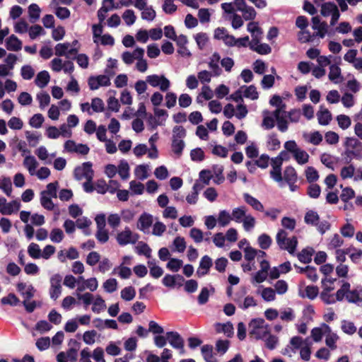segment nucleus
Here are the masks:
<instances>
[{"label": "nucleus", "instance_id": "nucleus-1", "mask_svg": "<svg viewBox=\"0 0 362 362\" xmlns=\"http://www.w3.org/2000/svg\"><path fill=\"white\" fill-rule=\"evenodd\" d=\"M231 218L235 223H242L245 231H250L256 224L255 218L247 213V208L245 206L234 208L232 210Z\"/></svg>", "mask_w": 362, "mask_h": 362}, {"label": "nucleus", "instance_id": "nucleus-2", "mask_svg": "<svg viewBox=\"0 0 362 362\" xmlns=\"http://www.w3.org/2000/svg\"><path fill=\"white\" fill-rule=\"evenodd\" d=\"M284 147L287 151L290 152L295 160L299 165H305L308 160L310 156L303 149L298 147L296 142L293 140L286 141L284 144Z\"/></svg>", "mask_w": 362, "mask_h": 362}, {"label": "nucleus", "instance_id": "nucleus-3", "mask_svg": "<svg viewBox=\"0 0 362 362\" xmlns=\"http://www.w3.org/2000/svg\"><path fill=\"white\" fill-rule=\"evenodd\" d=\"M250 334L257 339H262L267 337L270 332L269 325L265 323L262 318L253 319L249 324Z\"/></svg>", "mask_w": 362, "mask_h": 362}, {"label": "nucleus", "instance_id": "nucleus-4", "mask_svg": "<svg viewBox=\"0 0 362 362\" xmlns=\"http://www.w3.org/2000/svg\"><path fill=\"white\" fill-rule=\"evenodd\" d=\"M276 240L281 249L287 250L290 254L294 253L298 244L297 238L295 236L288 238L287 232L281 229L276 234Z\"/></svg>", "mask_w": 362, "mask_h": 362}, {"label": "nucleus", "instance_id": "nucleus-5", "mask_svg": "<svg viewBox=\"0 0 362 362\" xmlns=\"http://www.w3.org/2000/svg\"><path fill=\"white\" fill-rule=\"evenodd\" d=\"M139 239V235L133 232L129 227H125L116 235L117 243L120 246L134 245L138 242Z\"/></svg>", "mask_w": 362, "mask_h": 362}, {"label": "nucleus", "instance_id": "nucleus-6", "mask_svg": "<svg viewBox=\"0 0 362 362\" xmlns=\"http://www.w3.org/2000/svg\"><path fill=\"white\" fill-rule=\"evenodd\" d=\"M146 82L153 88H159L163 92L167 91L170 87V81L164 75H148Z\"/></svg>", "mask_w": 362, "mask_h": 362}, {"label": "nucleus", "instance_id": "nucleus-7", "mask_svg": "<svg viewBox=\"0 0 362 362\" xmlns=\"http://www.w3.org/2000/svg\"><path fill=\"white\" fill-rule=\"evenodd\" d=\"M320 13L324 17L331 16L330 25H334L339 18L340 13L337 5L332 2H327L321 6Z\"/></svg>", "mask_w": 362, "mask_h": 362}, {"label": "nucleus", "instance_id": "nucleus-8", "mask_svg": "<svg viewBox=\"0 0 362 362\" xmlns=\"http://www.w3.org/2000/svg\"><path fill=\"white\" fill-rule=\"evenodd\" d=\"M62 276L59 274H54L50 278L49 296L50 298L54 300H57L62 293Z\"/></svg>", "mask_w": 362, "mask_h": 362}, {"label": "nucleus", "instance_id": "nucleus-9", "mask_svg": "<svg viewBox=\"0 0 362 362\" xmlns=\"http://www.w3.org/2000/svg\"><path fill=\"white\" fill-rule=\"evenodd\" d=\"M144 49L136 47L133 52L125 51L121 55L122 62L127 66L133 64L135 60L144 57Z\"/></svg>", "mask_w": 362, "mask_h": 362}, {"label": "nucleus", "instance_id": "nucleus-10", "mask_svg": "<svg viewBox=\"0 0 362 362\" xmlns=\"http://www.w3.org/2000/svg\"><path fill=\"white\" fill-rule=\"evenodd\" d=\"M54 49L57 56H64L66 58H70L78 52V49L76 47H71V44L69 42L59 43L55 46Z\"/></svg>", "mask_w": 362, "mask_h": 362}, {"label": "nucleus", "instance_id": "nucleus-11", "mask_svg": "<svg viewBox=\"0 0 362 362\" xmlns=\"http://www.w3.org/2000/svg\"><path fill=\"white\" fill-rule=\"evenodd\" d=\"M166 337L168 343L172 347L179 349L181 354L185 352L184 350V339L180 334L177 332H168L166 333Z\"/></svg>", "mask_w": 362, "mask_h": 362}, {"label": "nucleus", "instance_id": "nucleus-12", "mask_svg": "<svg viewBox=\"0 0 362 362\" xmlns=\"http://www.w3.org/2000/svg\"><path fill=\"white\" fill-rule=\"evenodd\" d=\"M64 149L68 152H74L81 155H86L90 151V148L87 145L76 144L72 140H68L64 143Z\"/></svg>", "mask_w": 362, "mask_h": 362}, {"label": "nucleus", "instance_id": "nucleus-13", "mask_svg": "<svg viewBox=\"0 0 362 362\" xmlns=\"http://www.w3.org/2000/svg\"><path fill=\"white\" fill-rule=\"evenodd\" d=\"M74 175L78 180H81L83 177L90 180L93 175L92 164L90 162L84 163L81 166L75 169Z\"/></svg>", "mask_w": 362, "mask_h": 362}, {"label": "nucleus", "instance_id": "nucleus-14", "mask_svg": "<svg viewBox=\"0 0 362 362\" xmlns=\"http://www.w3.org/2000/svg\"><path fill=\"white\" fill-rule=\"evenodd\" d=\"M110 85V78L105 75L92 76L88 79V86L91 90H97L101 86H108Z\"/></svg>", "mask_w": 362, "mask_h": 362}, {"label": "nucleus", "instance_id": "nucleus-15", "mask_svg": "<svg viewBox=\"0 0 362 362\" xmlns=\"http://www.w3.org/2000/svg\"><path fill=\"white\" fill-rule=\"evenodd\" d=\"M312 23L313 29L316 30V33L313 34L315 35V37H318L324 38L327 33V23L320 21L318 16H315L312 18Z\"/></svg>", "mask_w": 362, "mask_h": 362}, {"label": "nucleus", "instance_id": "nucleus-16", "mask_svg": "<svg viewBox=\"0 0 362 362\" xmlns=\"http://www.w3.org/2000/svg\"><path fill=\"white\" fill-rule=\"evenodd\" d=\"M329 328L330 327L326 323H322L319 327L313 328L310 331V337L313 341L316 343L320 342L323 337H325L327 332H329Z\"/></svg>", "mask_w": 362, "mask_h": 362}, {"label": "nucleus", "instance_id": "nucleus-17", "mask_svg": "<svg viewBox=\"0 0 362 362\" xmlns=\"http://www.w3.org/2000/svg\"><path fill=\"white\" fill-rule=\"evenodd\" d=\"M153 222V217L152 215L147 213H143L138 219L136 226L139 230L146 233L152 226Z\"/></svg>", "mask_w": 362, "mask_h": 362}, {"label": "nucleus", "instance_id": "nucleus-18", "mask_svg": "<svg viewBox=\"0 0 362 362\" xmlns=\"http://www.w3.org/2000/svg\"><path fill=\"white\" fill-rule=\"evenodd\" d=\"M274 115L275 117L278 129L281 132H285L288 129V121L286 120L287 112L280 111L279 110H275L274 111Z\"/></svg>", "mask_w": 362, "mask_h": 362}, {"label": "nucleus", "instance_id": "nucleus-19", "mask_svg": "<svg viewBox=\"0 0 362 362\" xmlns=\"http://www.w3.org/2000/svg\"><path fill=\"white\" fill-rule=\"evenodd\" d=\"M212 259L208 255H204L201 259L199 267L197 268L196 272L197 276L202 277L207 274L209 272L210 268L212 267Z\"/></svg>", "mask_w": 362, "mask_h": 362}, {"label": "nucleus", "instance_id": "nucleus-20", "mask_svg": "<svg viewBox=\"0 0 362 362\" xmlns=\"http://www.w3.org/2000/svg\"><path fill=\"white\" fill-rule=\"evenodd\" d=\"M259 39H252L250 43V48L260 54H268L272 52L270 46L266 43H259Z\"/></svg>", "mask_w": 362, "mask_h": 362}, {"label": "nucleus", "instance_id": "nucleus-21", "mask_svg": "<svg viewBox=\"0 0 362 362\" xmlns=\"http://www.w3.org/2000/svg\"><path fill=\"white\" fill-rule=\"evenodd\" d=\"M77 350L74 348L69 349L66 352L62 351L57 356L58 362H75L77 359Z\"/></svg>", "mask_w": 362, "mask_h": 362}, {"label": "nucleus", "instance_id": "nucleus-22", "mask_svg": "<svg viewBox=\"0 0 362 362\" xmlns=\"http://www.w3.org/2000/svg\"><path fill=\"white\" fill-rule=\"evenodd\" d=\"M234 301L238 304V307L243 310H246L250 307H255L257 302L255 298L251 296H246L243 300L241 299V296L235 295Z\"/></svg>", "mask_w": 362, "mask_h": 362}, {"label": "nucleus", "instance_id": "nucleus-23", "mask_svg": "<svg viewBox=\"0 0 362 362\" xmlns=\"http://www.w3.org/2000/svg\"><path fill=\"white\" fill-rule=\"evenodd\" d=\"M23 165L28 170L29 175L30 176H34V173L37 170V168L39 165V163L37 162L35 156L28 155L25 156Z\"/></svg>", "mask_w": 362, "mask_h": 362}, {"label": "nucleus", "instance_id": "nucleus-24", "mask_svg": "<svg viewBox=\"0 0 362 362\" xmlns=\"http://www.w3.org/2000/svg\"><path fill=\"white\" fill-rule=\"evenodd\" d=\"M220 60L221 57L218 52H214L209 58V67L211 70V73H213L214 76H218L222 73V70L218 65Z\"/></svg>", "mask_w": 362, "mask_h": 362}, {"label": "nucleus", "instance_id": "nucleus-25", "mask_svg": "<svg viewBox=\"0 0 362 362\" xmlns=\"http://www.w3.org/2000/svg\"><path fill=\"white\" fill-rule=\"evenodd\" d=\"M154 114L156 117H158V120L156 118H152L150 121L151 124L152 125L151 128L155 129L158 125H163L164 122L165 121L168 113L166 110L159 108H154Z\"/></svg>", "mask_w": 362, "mask_h": 362}, {"label": "nucleus", "instance_id": "nucleus-26", "mask_svg": "<svg viewBox=\"0 0 362 362\" xmlns=\"http://www.w3.org/2000/svg\"><path fill=\"white\" fill-rule=\"evenodd\" d=\"M325 344L330 350H335L337 348V341L339 339V335L334 332L330 327L329 332H327L325 335Z\"/></svg>", "mask_w": 362, "mask_h": 362}, {"label": "nucleus", "instance_id": "nucleus-27", "mask_svg": "<svg viewBox=\"0 0 362 362\" xmlns=\"http://www.w3.org/2000/svg\"><path fill=\"white\" fill-rule=\"evenodd\" d=\"M21 206V203L17 200L8 203L6 202L4 207L0 209V213L3 215H11L18 211Z\"/></svg>", "mask_w": 362, "mask_h": 362}, {"label": "nucleus", "instance_id": "nucleus-28", "mask_svg": "<svg viewBox=\"0 0 362 362\" xmlns=\"http://www.w3.org/2000/svg\"><path fill=\"white\" fill-rule=\"evenodd\" d=\"M203 186L196 182L192 187V192L186 197V201L189 204H196L199 199V193L202 189Z\"/></svg>", "mask_w": 362, "mask_h": 362}, {"label": "nucleus", "instance_id": "nucleus-29", "mask_svg": "<svg viewBox=\"0 0 362 362\" xmlns=\"http://www.w3.org/2000/svg\"><path fill=\"white\" fill-rule=\"evenodd\" d=\"M243 198L245 202L252 207L253 209L263 212L264 211V207L263 204L255 197H252L248 193H245L243 194Z\"/></svg>", "mask_w": 362, "mask_h": 362}, {"label": "nucleus", "instance_id": "nucleus-30", "mask_svg": "<svg viewBox=\"0 0 362 362\" xmlns=\"http://www.w3.org/2000/svg\"><path fill=\"white\" fill-rule=\"evenodd\" d=\"M304 344L305 339H303L302 337L298 336L293 337L290 340L291 346L286 348L282 351V354L284 355L288 354L289 349H291L295 353L296 350L300 349Z\"/></svg>", "mask_w": 362, "mask_h": 362}, {"label": "nucleus", "instance_id": "nucleus-31", "mask_svg": "<svg viewBox=\"0 0 362 362\" xmlns=\"http://www.w3.org/2000/svg\"><path fill=\"white\" fill-rule=\"evenodd\" d=\"M263 120L262 123V127L265 129H271L275 125V117L274 115V112H270L268 110H264L262 112Z\"/></svg>", "mask_w": 362, "mask_h": 362}, {"label": "nucleus", "instance_id": "nucleus-32", "mask_svg": "<svg viewBox=\"0 0 362 362\" xmlns=\"http://www.w3.org/2000/svg\"><path fill=\"white\" fill-rule=\"evenodd\" d=\"M319 293L317 286H308L304 289H300L298 294L302 298H308L310 300L315 299Z\"/></svg>", "mask_w": 362, "mask_h": 362}, {"label": "nucleus", "instance_id": "nucleus-33", "mask_svg": "<svg viewBox=\"0 0 362 362\" xmlns=\"http://www.w3.org/2000/svg\"><path fill=\"white\" fill-rule=\"evenodd\" d=\"M318 122L321 125H327L332 120V114L328 109L320 106V110L317 113Z\"/></svg>", "mask_w": 362, "mask_h": 362}, {"label": "nucleus", "instance_id": "nucleus-34", "mask_svg": "<svg viewBox=\"0 0 362 362\" xmlns=\"http://www.w3.org/2000/svg\"><path fill=\"white\" fill-rule=\"evenodd\" d=\"M328 77L329 79L335 84L341 82L343 78L341 74V69L335 64L331 65L329 66V72L328 74Z\"/></svg>", "mask_w": 362, "mask_h": 362}, {"label": "nucleus", "instance_id": "nucleus-35", "mask_svg": "<svg viewBox=\"0 0 362 362\" xmlns=\"http://www.w3.org/2000/svg\"><path fill=\"white\" fill-rule=\"evenodd\" d=\"M347 300L350 303H362V287L358 286L355 289L347 293Z\"/></svg>", "mask_w": 362, "mask_h": 362}, {"label": "nucleus", "instance_id": "nucleus-36", "mask_svg": "<svg viewBox=\"0 0 362 362\" xmlns=\"http://www.w3.org/2000/svg\"><path fill=\"white\" fill-rule=\"evenodd\" d=\"M6 48L10 51H19L22 48L21 41L14 35H11L6 41Z\"/></svg>", "mask_w": 362, "mask_h": 362}, {"label": "nucleus", "instance_id": "nucleus-37", "mask_svg": "<svg viewBox=\"0 0 362 362\" xmlns=\"http://www.w3.org/2000/svg\"><path fill=\"white\" fill-rule=\"evenodd\" d=\"M50 80V76L47 71H40L35 78V83L40 88H45Z\"/></svg>", "mask_w": 362, "mask_h": 362}, {"label": "nucleus", "instance_id": "nucleus-38", "mask_svg": "<svg viewBox=\"0 0 362 362\" xmlns=\"http://www.w3.org/2000/svg\"><path fill=\"white\" fill-rule=\"evenodd\" d=\"M148 171L149 166L148 165H139L134 169V175L137 179L144 180L149 176Z\"/></svg>", "mask_w": 362, "mask_h": 362}, {"label": "nucleus", "instance_id": "nucleus-39", "mask_svg": "<svg viewBox=\"0 0 362 362\" xmlns=\"http://www.w3.org/2000/svg\"><path fill=\"white\" fill-rule=\"evenodd\" d=\"M241 90L243 93L244 98L250 99L252 100H256L259 98V93L255 86L251 85L249 86H243Z\"/></svg>", "mask_w": 362, "mask_h": 362}, {"label": "nucleus", "instance_id": "nucleus-40", "mask_svg": "<svg viewBox=\"0 0 362 362\" xmlns=\"http://www.w3.org/2000/svg\"><path fill=\"white\" fill-rule=\"evenodd\" d=\"M177 279L183 281V278L180 275L165 274L162 279V283L166 287L174 288L176 286Z\"/></svg>", "mask_w": 362, "mask_h": 362}, {"label": "nucleus", "instance_id": "nucleus-41", "mask_svg": "<svg viewBox=\"0 0 362 362\" xmlns=\"http://www.w3.org/2000/svg\"><path fill=\"white\" fill-rule=\"evenodd\" d=\"M217 221L220 226L225 227L232 221L231 214L226 210H221L218 213Z\"/></svg>", "mask_w": 362, "mask_h": 362}, {"label": "nucleus", "instance_id": "nucleus-42", "mask_svg": "<svg viewBox=\"0 0 362 362\" xmlns=\"http://www.w3.org/2000/svg\"><path fill=\"white\" fill-rule=\"evenodd\" d=\"M283 179L286 182H296L298 176L295 168L292 166H287L284 170Z\"/></svg>", "mask_w": 362, "mask_h": 362}, {"label": "nucleus", "instance_id": "nucleus-43", "mask_svg": "<svg viewBox=\"0 0 362 362\" xmlns=\"http://www.w3.org/2000/svg\"><path fill=\"white\" fill-rule=\"evenodd\" d=\"M202 354L206 362H217L213 355V347L211 345H204L201 348Z\"/></svg>", "mask_w": 362, "mask_h": 362}, {"label": "nucleus", "instance_id": "nucleus-44", "mask_svg": "<svg viewBox=\"0 0 362 362\" xmlns=\"http://www.w3.org/2000/svg\"><path fill=\"white\" fill-rule=\"evenodd\" d=\"M117 168V173H119L120 177L122 180H127L129 177V165L128 163L122 160L119 162V164L118 165Z\"/></svg>", "mask_w": 362, "mask_h": 362}, {"label": "nucleus", "instance_id": "nucleus-45", "mask_svg": "<svg viewBox=\"0 0 362 362\" xmlns=\"http://www.w3.org/2000/svg\"><path fill=\"white\" fill-rule=\"evenodd\" d=\"M150 275L154 279H158L163 274V269L153 261L148 262Z\"/></svg>", "mask_w": 362, "mask_h": 362}, {"label": "nucleus", "instance_id": "nucleus-46", "mask_svg": "<svg viewBox=\"0 0 362 362\" xmlns=\"http://www.w3.org/2000/svg\"><path fill=\"white\" fill-rule=\"evenodd\" d=\"M135 250L138 255H144L147 258L151 256V247L144 242H139L137 245L135 247Z\"/></svg>", "mask_w": 362, "mask_h": 362}, {"label": "nucleus", "instance_id": "nucleus-47", "mask_svg": "<svg viewBox=\"0 0 362 362\" xmlns=\"http://www.w3.org/2000/svg\"><path fill=\"white\" fill-rule=\"evenodd\" d=\"M247 30L252 34V39H260L262 34L261 28L257 22H250L247 24Z\"/></svg>", "mask_w": 362, "mask_h": 362}, {"label": "nucleus", "instance_id": "nucleus-48", "mask_svg": "<svg viewBox=\"0 0 362 362\" xmlns=\"http://www.w3.org/2000/svg\"><path fill=\"white\" fill-rule=\"evenodd\" d=\"M35 155L37 158L45 162V163H50L51 159H49V153L44 146H40L35 151Z\"/></svg>", "mask_w": 362, "mask_h": 362}, {"label": "nucleus", "instance_id": "nucleus-49", "mask_svg": "<svg viewBox=\"0 0 362 362\" xmlns=\"http://www.w3.org/2000/svg\"><path fill=\"white\" fill-rule=\"evenodd\" d=\"M258 293H260L262 298L267 302L273 301L276 298V292L274 289L270 287L262 288Z\"/></svg>", "mask_w": 362, "mask_h": 362}, {"label": "nucleus", "instance_id": "nucleus-50", "mask_svg": "<svg viewBox=\"0 0 362 362\" xmlns=\"http://www.w3.org/2000/svg\"><path fill=\"white\" fill-rule=\"evenodd\" d=\"M343 244L344 240L339 234L336 233L330 238L327 247L329 250H337L339 247L342 246Z\"/></svg>", "mask_w": 362, "mask_h": 362}, {"label": "nucleus", "instance_id": "nucleus-51", "mask_svg": "<svg viewBox=\"0 0 362 362\" xmlns=\"http://www.w3.org/2000/svg\"><path fill=\"white\" fill-rule=\"evenodd\" d=\"M0 189L8 196L11 197L12 193L11 180L8 177H4L0 180Z\"/></svg>", "mask_w": 362, "mask_h": 362}, {"label": "nucleus", "instance_id": "nucleus-52", "mask_svg": "<svg viewBox=\"0 0 362 362\" xmlns=\"http://www.w3.org/2000/svg\"><path fill=\"white\" fill-rule=\"evenodd\" d=\"M41 9L36 4H32L28 7V15L31 22L34 23L40 18Z\"/></svg>", "mask_w": 362, "mask_h": 362}, {"label": "nucleus", "instance_id": "nucleus-53", "mask_svg": "<svg viewBox=\"0 0 362 362\" xmlns=\"http://www.w3.org/2000/svg\"><path fill=\"white\" fill-rule=\"evenodd\" d=\"M311 345L312 343L308 341V339H305V344L300 349V358L304 361H309L311 354Z\"/></svg>", "mask_w": 362, "mask_h": 362}, {"label": "nucleus", "instance_id": "nucleus-54", "mask_svg": "<svg viewBox=\"0 0 362 362\" xmlns=\"http://www.w3.org/2000/svg\"><path fill=\"white\" fill-rule=\"evenodd\" d=\"M320 220V216L318 214L313 211L310 210L308 211L304 218V221L307 224L313 225V226H317Z\"/></svg>", "mask_w": 362, "mask_h": 362}, {"label": "nucleus", "instance_id": "nucleus-55", "mask_svg": "<svg viewBox=\"0 0 362 362\" xmlns=\"http://www.w3.org/2000/svg\"><path fill=\"white\" fill-rule=\"evenodd\" d=\"M216 329L218 332L224 333L228 337L233 335V326L230 322L217 324L216 325Z\"/></svg>", "mask_w": 362, "mask_h": 362}, {"label": "nucleus", "instance_id": "nucleus-56", "mask_svg": "<svg viewBox=\"0 0 362 362\" xmlns=\"http://www.w3.org/2000/svg\"><path fill=\"white\" fill-rule=\"evenodd\" d=\"M351 285L348 282H344L341 288L337 291L335 299L341 301L344 297L347 299V293H349Z\"/></svg>", "mask_w": 362, "mask_h": 362}, {"label": "nucleus", "instance_id": "nucleus-57", "mask_svg": "<svg viewBox=\"0 0 362 362\" xmlns=\"http://www.w3.org/2000/svg\"><path fill=\"white\" fill-rule=\"evenodd\" d=\"M92 303H93L92 310L94 313H99L102 310H104L106 308L105 302L100 296H97L93 299V301Z\"/></svg>", "mask_w": 362, "mask_h": 362}, {"label": "nucleus", "instance_id": "nucleus-58", "mask_svg": "<svg viewBox=\"0 0 362 362\" xmlns=\"http://www.w3.org/2000/svg\"><path fill=\"white\" fill-rule=\"evenodd\" d=\"M51 198L52 197L45 194V193H40V204L44 209L49 211H52L54 208V204Z\"/></svg>", "mask_w": 362, "mask_h": 362}, {"label": "nucleus", "instance_id": "nucleus-59", "mask_svg": "<svg viewBox=\"0 0 362 362\" xmlns=\"http://www.w3.org/2000/svg\"><path fill=\"white\" fill-rule=\"evenodd\" d=\"M122 17L126 25L128 26L132 25L136 20V16L132 9H127L124 11Z\"/></svg>", "mask_w": 362, "mask_h": 362}, {"label": "nucleus", "instance_id": "nucleus-60", "mask_svg": "<svg viewBox=\"0 0 362 362\" xmlns=\"http://www.w3.org/2000/svg\"><path fill=\"white\" fill-rule=\"evenodd\" d=\"M41 252L42 250L37 243H31L28 247V253L33 259L40 258Z\"/></svg>", "mask_w": 362, "mask_h": 362}, {"label": "nucleus", "instance_id": "nucleus-61", "mask_svg": "<svg viewBox=\"0 0 362 362\" xmlns=\"http://www.w3.org/2000/svg\"><path fill=\"white\" fill-rule=\"evenodd\" d=\"M194 40L200 49H203L209 42V35L205 33H199L194 35Z\"/></svg>", "mask_w": 362, "mask_h": 362}, {"label": "nucleus", "instance_id": "nucleus-62", "mask_svg": "<svg viewBox=\"0 0 362 362\" xmlns=\"http://www.w3.org/2000/svg\"><path fill=\"white\" fill-rule=\"evenodd\" d=\"M183 262L182 259L177 258L169 259L168 262L166 264L167 269L173 272H178L182 267Z\"/></svg>", "mask_w": 362, "mask_h": 362}, {"label": "nucleus", "instance_id": "nucleus-63", "mask_svg": "<svg viewBox=\"0 0 362 362\" xmlns=\"http://www.w3.org/2000/svg\"><path fill=\"white\" fill-rule=\"evenodd\" d=\"M64 238V234L60 228H54L50 232L49 238L53 243H59L63 240Z\"/></svg>", "mask_w": 362, "mask_h": 362}, {"label": "nucleus", "instance_id": "nucleus-64", "mask_svg": "<svg viewBox=\"0 0 362 362\" xmlns=\"http://www.w3.org/2000/svg\"><path fill=\"white\" fill-rule=\"evenodd\" d=\"M267 146L269 151H276L280 148V141L276 135L271 134L267 137Z\"/></svg>", "mask_w": 362, "mask_h": 362}]
</instances>
